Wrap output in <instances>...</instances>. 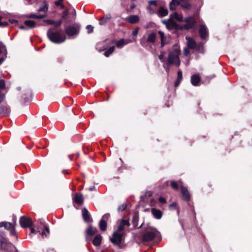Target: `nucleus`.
I'll return each mask as SVG.
<instances>
[{
    "mask_svg": "<svg viewBox=\"0 0 252 252\" xmlns=\"http://www.w3.org/2000/svg\"><path fill=\"white\" fill-rule=\"evenodd\" d=\"M47 36L49 40L53 43L60 44L63 42L66 39L64 34L59 31L49 29L47 32Z\"/></svg>",
    "mask_w": 252,
    "mask_h": 252,
    "instance_id": "1",
    "label": "nucleus"
},
{
    "mask_svg": "<svg viewBox=\"0 0 252 252\" xmlns=\"http://www.w3.org/2000/svg\"><path fill=\"white\" fill-rule=\"evenodd\" d=\"M180 53L179 49H175L173 52H170L167 59V63L169 65L174 64L179 66L181 64L179 58Z\"/></svg>",
    "mask_w": 252,
    "mask_h": 252,
    "instance_id": "2",
    "label": "nucleus"
},
{
    "mask_svg": "<svg viewBox=\"0 0 252 252\" xmlns=\"http://www.w3.org/2000/svg\"><path fill=\"white\" fill-rule=\"evenodd\" d=\"M179 5L186 9H189L190 8V4L187 0H172L169 4L170 9L174 10L176 9V6Z\"/></svg>",
    "mask_w": 252,
    "mask_h": 252,
    "instance_id": "3",
    "label": "nucleus"
},
{
    "mask_svg": "<svg viewBox=\"0 0 252 252\" xmlns=\"http://www.w3.org/2000/svg\"><path fill=\"white\" fill-rule=\"evenodd\" d=\"M80 29V25L75 24L66 27L65 29V32L68 36L74 37V36H76L78 34Z\"/></svg>",
    "mask_w": 252,
    "mask_h": 252,
    "instance_id": "4",
    "label": "nucleus"
},
{
    "mask_svg": "<svg viewBox=\"0 0 252 252\" xmlns=\"http://www.w3.org/2000/svg\"><path fill=\"white\" fill-rule=\"evenodd\" d=\"M123 237V233L120 231L116 230L110 238V241L114 245L119 246L122 243Z\"/></svg>",
    "mask_w": 252,
    "mask_h": 252,
    "instance_id": "5",
    "label": "nucleus"
},
{
    "mask_svg": "<svg viewBox=\"0 0 252 252\" xmlns=\"http://www.w3.org/2000/svg\"><path fill=\"white\" fill-rule=\"evenodd\" d=\"M158 231L155 228H152L150 231H147L142 237L143 241L149 242L153 240L157 235Z\"/></svg>",
    "mask_w": 252,
    "mask_h": 252,
    "instance_id": "6",
    "label": "nucleus"
},
{
    "mask_svg": "<svg viewBox=\"0 0 252 252\" xmlns=\"http://www.w3.org/2000/svg\"><path fill=\"white\" fill-rule=\"evenodd\" d=\"M20 224L23 228L30 227L32 225V220L31 218L22 216L19 220Z\"/></svg>",
    "mask_w": 252,
    "mask_h": 252,
    "instance_id": "7",
    "label": "nucleus"
},
{
    "mask_svg": "<svg viewBox=\"0 0 252 252\" xmlns=\"http://www.w3.org/2000/svg\"><path fill=\"white\" fill-rule=\"evenodd\" d=\"M186 24L184 25V28L187 30L192 28L195 24V21L193 18L189 17L185 20Z\"/></svg>",
    "mask_w": 252,
    "mask_h": 252,
    "instance_id": "8",
    "label": "nucleus"
},
{
    "mask_svg": "<svg viewBox=\"0 0 252 252\" xmlns=\"http://www.w3.org/2000/svg\"><path fill=\"white\" fill-rule=\"evenodd\" d=\"M130 225V223L129 220H124L122 219L120 220L119 226L118 227L117 230L120 231H122L124 230V229L126 227H129Z\"/></svg>",
    "mask_w": 252,
    "mask_h": 252,
    "instance_id": "9",
    "label": "nucleus"
},
{
    "mask_svg": "<svg viewBox=\"0 0 252 252\" xmlns=\"http://www.w3.org/2000/svg\"><path fill=\"white\" fill-rule=\"evenodd\" d=\"M139 17L137 15H132L127 17L125 20L131 24H134L139 21Z\"/></svg>",
    "mask_w": 252,
    "mask_h": 252,
    "instance_id": "10",
    "label": "nucleus"
},
{
    "mask_svg": "<svg viewBox=\"0 0 252 252\" xmlns=\"http://www.w3.org/2000/svg\"><path fill=\"white\" fill-rule=\"evenodd\" d=\"M199 35L202 39H205L208 36V31L206 27L201 25L199 28Z\"/></svg>",
    "mask_w": 252,
    "mask_h": 252,
    "instance_id": "11",
    "label": "nucleus"
},
{
    "mask_svg": "<svg viewBox=\"0 0 252 252\" xmlns=\"http://www.w3.org/2000/svg\"><path fill=\"white\" fill-rule=\"evenodd\" d=\"M181 189L183 199L189 201L190 199V195L187 189L185 187L181 186Z\"/></svg>",
    "mask_w": 252,
    "mask_h": 252,
    "instance_id": "12",
    "label": "nucleus"
},
{
    "mask_svg": "<svg viewBox=\"0 0 252 252\" xmlns=\"http://www.w3.org/2000/svg\"><path fill=\"white\" fill-rule=\"evenodd\" d=\"M162 23L164 24L168 29L171 30L176 26V23L173 21L172 18H169L168 20H163Z\"/></svg>",
    "mask_w": 252,
    "mask_h": 252,
    "instance_id": "13",
    "label": "nucleus"
},
{
    "mask_svg": "<svg viewBox=\"0 0 252 252\" xmlns=\"http://www.w3.org/2000/svg\"><path fill=\"white\" fill-rule=\"evenodd\" d=\"M200 81V78L197 74L192 75L191 77V83L193 86H197Z\"/></svg>",
    "mask_w": 252,
    "mask_h": 252,
    "instance_id": "14",
    "label": "nucleus"
},
{
    "mask_svg": "<svg viewBox=\"0 0 252 252\" xmlns=\"http://www.w3.org/2000/svg\"><path fill=\"white\" fill-rule=\"evenodd\" d=\"M187 40V44L189 48L194 49L196 46V42L195 41L190 37H186Z\"/></svg>",
    "mask_w": 252,
    "mask_h": 252,
    "instance_id": "15",
    "label": "nucleus"
},
{
    "mask_svg": "<svg viewBox=\"0 0 252 252\" xmlns=\"http://www.w3.org/2000/svg\"><path fill=\"white\" fill-rule=\"evenodd\" d=\"M74 201L77 204H81L83 203L84 201V198L83 195L81 193H77L74 198Z\"/></svg>",
    "mask_w": 252,
    "mask_h": 252,
    "instance_id": "16",
    "label": "nucleus"
},
{
    "mask_svg": "<svg viewBox=\"0 0 252 252\" xmlns=\"http://www.w3.org/2000/svg\"><path fill=\"white\" fill-rule=\"evenodd\" d=\"M151 212L154 217L157 219H160L162 217V214L161 212L158 209L152 208Z\"/></svg>",
    "mask_w": 252,
    "mask_h": 252,
    "instance_id": "17",
    "label": "nucleus"
},
{
    "mask_svg": "<svg viewBox=\"0 0 252 252\" xmlns=\"http://www.w3.org/2000/svg\"><path fill=\"white\" fill-rule=\"evenodd\" d=\"M82 217L86 222H88L90 220V216L87 209L83 208L82 211Z\"/></svg>",
    "mask_w": 252,
    "mask_h": 252,
    "instance_id": "18",
    "label": "nucleus"
},
{
    "mask_svg": "<svg viewBox=\"0 0 252 252\" xmlns=\"http://www.w3.org/2000/svg\"><path fill=\"white\" fill-rule=\"evenodd\" d=\"M168 11L166 8L160 7L157 12V14L160 17H163L168 15Z\"/></svg>",
    "mask_w": 252,
    "mask_h": 252,
    "instance_id": "19",
    "label": "nucleus"
},
{
    "mask_svg": "<svg viewBox=\"0 0 252 252\" xmlns=\"http://www.w3.org/2000/svg\"><path fill=\"white\" fill-rule=\"evenodd\" d=\"M111 19V16L110 14L106 15L105 16L99 19V23L102 25L108 22Z\"/></svg>",
    "mask_w": 252,
    "mask_h": 252,
    "instance_id": "20",
    "label": "nucleus"
},
{
    "mask_svg": "<svg viewBox=\"0 0 252 252\" xmlns=\"http://www.w3.org/2000/svg\"><path fill=\"white\" fill-rule=\"evenodd\" d=\"M0 227H4L7 230L10 229L12 227H14V225L9 222L2 221L0 222Z\"/></svg>",
    "mask_w": 252,
    "mask_h": 252,
    "instance_id": "21",
    "label": "nucleus"
},
{
    "mask_svg": "<svg viewBox=\"0 0 252 252\" xmlns=\"http://www.w3.org/2000/svg\"><path fill=\"white\" fill-rule=\"evenodd\" d=\"M24 24L28 29H33L35 27V23L32 20H26L24 22Z\"/></svg>",
    "mask_w": 252,
    "mask_h": 252,
    "instance_id": "22",
    "label": "nucleus"
},
{
    "mask_svg": "<svg viewBox=\"0 0 252 252\" xmlns=\"http://www.w3.org/2000/svg\"><path fill=\"white\" fill-rule=\"evenodd\" d=\"M130 40H125L124 39H121L119 41H118L116 43V46L118 48H121L125 45L130 43Z\"/></svg>",
    "mask_w": 252,
    "mask_h": 252,
    "instance_id": "23",
    "label": "nucleus"
},
{
    "mask_svg": "<svg viewBox=\"0 0 252 252\" xmlns=\"http://www.w3.org/2000/svg\"><path fill=\"white\" fill-rule=\"evenodd\" d=\"M102 237L100 235H98L96 236L93 241V244L97 246H99L101 242Z\"/></svg>",
    "mask_w": 252,
    "mask_h": 252,
    "instance_id": "24",
    "label": "nucleus"
},
{
    "mask_svg": "<svg viewBox=\"0 0 252 252\" xmlns=\"http://www.w3.org/2000/svg\"><path fill=\"white\" fill-rule=\"evenodd\" d=\"M156 38V33L152 32L148 35L147 41L150 43H154Z\"/></svg>",
    "mask_w": 252,
    "mask_h": 252,
    "instance_id": "25",
    "label": "nucleus"
},
{
    "mask_svg": "<svg viewBox=\"0 0 252 252\" xmlns=\"http://www.w3.org/2000/svg\"><path fill=\"white\" fill-rule=\"evenodd\" d=\"M96 231L97 229L96 228L90 226L86 230V233L90 236H92L96 232Z\"/></svg>",
    "mask_w": 252,
    "mask_h": 252,
    "instance_id": "26",
    "label": "nucleus"
},
{
    "mask_svg": "<svg viewBox=\"0 0 252 252\" xmlns=\"http://www.w3.org/2000/svg\"><path fill=\"white\" fill-rule=\"evenodd\" d=\"M170 18H172V19H175L178 21H183V17L182 15L179 14L177 12H175L171 15V17Z\"/></svg>",
    "mask_w": 252,
    "mask_h": 252,
    "instance_id": "27",
    "label": "nucleus"
},
{
    "mask_svg": "<svg viewBox=\"0 0 252 252\" xmlns=\"http://www.w3.org/2000/svg\"><path fill=\"white\" fill-rule=\"evenodd\" d=\"M99 226L102 231H105L107 228V223L106 220H101L99 223Z\"/></svg>",
    "mask_w": 252,
    "mask_h": 252,
    "instance_id": "28",
    "label": "nucleus"
},
{
    "mask_svg": "<svg viewBox=\"0 0 252 252\" xmlns=\"http://www.w3.org/2000/svg\"><path fill=\"white\" fill-rule=\"evenodd\" d=\"M158 33L161 38V45L163 46L166 43L164 33L161 31H158Z\"/></svg>",
    "mask_w": 252,
    "mask_h": 252,
    "instance_id": "29",
    "label": "nucleus"
},
{
    "mask_svg": "<svg viewBox=\"0 0 252 252\" xmlns=\"http://www.w3.org/2000/svg\"><path fill=\"white\" fill-rule=\"evenodd\" d=\"M10 111L8 108L5 106H2L0 107V113L6 115H9Z\"/></svg>",
    "mask_w": 252,
    "mask_h": 252,
    "instance_id": "30",
    "label": "nucleus"
},
{
    "mask_svg": "<svg viewBox=\"0 0 252 252\" xmlns=\"http://www.w3.org/2000/svg\"><path fill=\"white\" fill-rule=\"evenodd\" d=\"M115 46H112L109 48L107 51H106L104 53V55L106 57H109L114 51Z\"/></svg>",
    "mask_w": 252,
    "mask_h": 252,
    "instance_id": "31",
    "label": "nucleus"
},
{
    "mask_svg": "<svg viewBox=\"0 0 252 252\" xmlns=\"http://www.w3.org/2000/svg\"><path fill=\"white\" fill-rule=\"evenodd\" d=\"M6 49L5 46L1 42H0V55H6Z\"/></svg>",
    "mask_w": 252,
    "mask_h": 252,
    "instance_id": "32",
    "label": "nucleus"
},
{
    "mask_svg": "<svg viewBox=\"0 0 252 252\" xmlns=\"http://www.w3.org/2000/svg\"><path fill=\"white\" fill-rule=\"evenodd\" d=\"M48 9V5L46 1L43 2V5L39 9L38 11L46 12Z\"/></svg>",
    "mask_w": 252,
    "mask_h": 252,
    "instance_id": "33",
    "label": "nucleus"
},
{
    "mask_svg": "<svg viewBox=\"0 0 252 252\" xmlns=\"http://www.w3.org/2000/svg\"><path fill=\"white\" fill-rule=\"evenodd\" d=\"M45 16H46L45 15H37L36 14H30V15H29L27 17L28 18H33V19H42L43 17H45Z\"/></svg>",
    "mask_w": 252,
    "mask_h": 252,
    "instance_id": "34",
    "label": "nucleus"
},
{
    "mask_svg": "<svg viewBox=\"0 0 252 252\" xmlns=\"http://www.w3.org/2000/svg\"><path fill=\"white\" fill-rule=\"evenodd\" d=\"M153 7L154 6H150L149 5V6L147 7V9L150 14H154L156 13L155 8H154Z\"/></svg>",
    "mask_w": 252,
    "mask_h": 252,
    "instance_id": "35",
    "label": "nucleus"
},
{
    "mask_svg": "<svg viewBox=\"0 0 252 252\" xmlns=\"http://www.w3.org/2000/svg\"><path fill=\"white\" fill-rule=\"evenodd\" d=\"M148 3L149 5L154 6L155 8L157 6V1L155 0L149 1Z\"/></svg>",
    "mask_w": 252,
    "mask_h": 252,
    "instance_id": "36",
    "label": "nucleus"
},
{
    "mask_svg": "<svg viewBox=\"0 0 252 252\" xmlns=\"http://www.w3.org/2000/svg\"><path fill=\"white\" fill-rule=\"evenodd\" d=\"M5 84L3 80H0V91L3 90L5 88Z\"/></svg>",
    "mask_w": 252,
    "mask_h": 252,
    "instance_id": "37",
    "label": "nucleus"
},
{
    "mask_svg": "<svg viewBox=\"0 0 252 252\" xmlns=\"http://www.w3.org/2000/svg\"><path fill=\"white\" fill-rule=\"evenodd\" d=\"M63 0H59L58 1H56L55 2V4L57 6H61V8L63 9L64 8V5L62 3Z\"/></svg>",
    "mask_w": 252,
    "mask_h": 252,
    "instance_id": "38",
    "label": "nucleus"
},
{
    "mask_svg": "<svg viewBox=\"0 0 252 252\" xmlns=\"http://www.w3.org/2000/svg\"><path fill=\"white\" fill-rule=\"evenodd\" d=\"M86 29L88 30V33H91L93 32L94 27L92 25H88L86 27Z\"/></svg>",
    "mask_w": 252,
    "mask_h": 252,
    "instance_id": "39",
    "label": "nucleus"
},
{
    "mask_svg": "<svg viewBox=\"0 0 252 252\" xmlns=\"http://www.w3.org/2000/svg\"><path fill=\"white\" fill-rule=\"evenodd\" d=\"M171 187L176 190L178 189V185L176 182H172L171 183Z\"/></svg>",
    "mask_w": 252,
    "mask_h": 252,
    "instance_id": "40",
    "label": "nucleus"
},
{
    "mask_svg": "<svg viewBox=\"0 0 252 252\" xmlns=\"http://www.w3.org/2000/svg\"><path fill=\"white\" fill-rule=\"evenodd\" d=\"M43 22L47 23L48 25H53L55 23V21L52 20H45Z\"/></svg>",
    "mask_w": 252,
    "mask_h": 252,
    "instance_id": "41",
    "label": "nucleus"
},
{
    "mask_svg": "<svg viewBox=\"0 0 252 252\" xmlns=\"http://www.w3.org/2000/svg\"><path fill=\"white\" fill-rule=\"evenodd\" d=\"M183 78L182 72L181 70L178 71V77L177 79L179 80H182Z\"/></svg>",
    "mask_w": 252,
    "mask_h": 252,
    "instance_id": "42",
    "label": "nucleus"
},
{
    "mask_svg": "<svg viewBox=\"0 0 252 252\" xmlns=\"http://www.w3.org/2000/svg\"><path fill=\"white\" fill-rule=\"evenodd\" d=\"M126 205L125 204H123L122 205H121V206H120L119 207V211H124L125 210H126Z\"/></svg>",
    "mask_w": 252,
    "mask_h": 252,
    "instance_id": "43",
    "label": "nucleus"
},
{
    "mask_svg": "<svg viewBox=\"0 0 252 252\" xmlns=\"http://www.w3.org/2000/svg\"><path fill=\"white\" fill-rule=\"evenodd\" d=\"M110 215L108 213H107V214H105V215H104L101 219V220H108L109 217H110Z\"/></svg>",
    "mask_w": 252,
    "mask_h": 252,
    "instance_id": "44",
    "label": "nucleus"
},
{
    "mask_svg": "<svg viewBox=\"0 0 252 252\" xmlns=\"http://www.w3.org/2000/svg\"><path fill=\"white\" fill-rule=\"evenodd\" d=\"M67 15H68V11H64L63 14H62V17L63 19H66L67 18Z\"/></svg>",
    "mask_w": 252,
    "mask_h": 252,
    "instance_id": "45",
    "label": "nucleus"
},
{
    "mask_svg": "<svg viewBox=\"0 0 252 252\" xmlns=\"http://www.w3.org/2000/svg\"><path fill=\"white\" fill-rule=\"evenodd\" d=\"M62 23V21L61 20H59L58 21H55V23L54 24V25L56 27H59L61 25Z\"/></svg>",
    "mask_w": 252,
    "mask_h": 252,
    "instance_id": "46",
    "label": "nucleus"
},
{
    "mask_svg": "<svg viewBox=\"0 0 252 252\" xmlns=\"http://www.w3.org/2000/svg\"><path fill=\"white\" fill-rule=\"evenodd\" d=\"M8 25V24L6 22H0V27H5L7 26Z\"/></svg>",
    "mask_w": 252,
    "mask_h": 252,
    "instance_id": "47",
    "label": "nucleus"
},
{
    "mask_svg": "<svg viewBox=\"0 0 252 252\" xmlns=\"http://www.w3.org/2000/svg\"><path fill=\"white\" fill-rule=\"evenodd\" d=\"M159 201L163 204H165L166 203V199L161 196L159 197Z\"/></svg>",
    "mask_w": 252,
    "mask_h": 252,
    "instance_id": "48",
    "label": "nucleus"
},
{
    "mask_svg": "<svg viewBox=\"0 0 252 252\" xmlns=\"http://www.w3.org/2000/svg\"><path fill=\"white\" fill-rule=\"evenodd\" d=\"M9 230H10V233H11V234L12 235H15V233H16V232H15V227H12L10 229H9Z\"/></svg>",
    "mask_w": 252,
    "mask_h": 252,
    "instance_id": "49",
    "label": "nucleus"
},
{
    "mask_svg": "<svg viewBox=\"0 0 252 252\" xmlns=\"http://www.w3.org/2000/svg\"><path fill=\"white\" fill-rule=\"evenodd\" d=\"M38 233H39L40 235H41L42 236V237L43 238H44L47 236V234L45 231H43L42 232H40L39 231V232H38Z\"/></svg>",
    "mask_w": 252,
    "mask_h": 252,
    "instance_id": "50",
    "label": "nucleus"
},
{
    "mask_svg": "<svg viewBox=\"0 0 252 252\" xmlns=\"http://www.w3.org/2000/svg\"><path fill=\"white\" fill-rule=\"evenodd\" d=\"M158 58L162 62H164V56L163 54H160L159 56H158Z\"/></svg>",
    "mask_w": 252,
    "mask_h": 252,
    "instance_id": "51",
    "label": "nucleus"
},
{
    "mask_svg": "<svg viewBox=\"0 0 252 252\" xmlns=\"http://www.w3.org/2000/svg\"><path fill=\"white\" fill-rule=\"evenodd\" d=\"M4 98V95L0 93V103L1 102Z\"/></svg>",
    "mask_w": 252,
    "mask_h": 252,
    "instance_id": "52",
    "label": "nucleus"
},
{
    "mask_svg": "<svg viewBox=\"0 0 252 252\" xmlns=\"http://www.w3.org/2000/svg\"><path fill=\"white\" fill-rule=\"evenodd\" d=\"M189 53V51L187 48H185L184 50V54L185 56H187Z\"/></svg>",
    "mask_w": 252,
    "mask_h": 252,
    "instance_id": "53",
    "label": "nucleus"
},
{
    "mask_svg": "<svg viewBox=\"0 0 252 252\" xmlns=\"http://www.w3.org/2000/svg\"><path fill=\"white\" fill-rule=\"evenodd\" d=\"M138 33V29H135L132 32V34L134 36H136L137 35Z\"/></svg>",
    "mask_w": 252,
    "mask_h": 252,
    "instance_id": "54",
    "label": "nucleus"
},
{
    "mask_svg": "<svg viewBox=\"0 0 252 252\" xmlns=\"http://www.w3.org/2000/svg\"><path fill=\"white\" fill-rule=\"evenodd\" d=\"M9 22L11 24H15L17 23V21L15 19H9Z\"/></svg>",
    "mask_w": 252,
    "mask_h": 252,
    "instance_id": "55",
    "label": "nucleus"
},
{
    "mask_svg": "<svg viewBox=\"0 0 252 252\" xmlns=\"http://www.w3.org/2000/svg\"><path fill=\"white\" fill-rule=\"evenodd\" d=\"M163 67L165 68L166 72L168 74L169 72V68L168 67L166 66L165 64H163Z\"/></svg>",
    "mask_w": 252,
    "mask_h": 252,
    "instance_id": "56",
    "label": "nucleus"
},
{
    "mask_svg": "<svg viewBox=\"0 0 252 252\" xmlns=\"http://www.w3.org/2000/svg\"><path fill=\"white\" fill-rule=\"evenodd\" d=\"M181 81V80H179L177 79L176 82H175V86L176 87L178 86L179 85V84H180Z\"/></svg>",
    "mask_w": 252,
    "mask_h": 252,
    "instance_id": "57",
    "label": "nucleus"
},
{
    "mask_svg": "<svg viewBox=\"0 0 252 252\" xmlns=\"http://www.w3.org/2000/svg\"><path fill=\"white\" fill-rule=\"evenodd\" d=\"M31 232L32 233H38L39 232V231H36L35 230H34L33 228H32L31 229Z\"/></svg>",
    "mask_w": 252,
    "mask_h": 252,
    "instance_id": "58",
    "label": "nucleus"
},
{
    "mask_svg": "<svg viewBox=\"0 0 252 252\" xmlns=\"http://www.w3.org/2000/svg\"><path fill=\"white\" fill-rule=\"evenodd\" d=\"M19 28L22 30H28L27 27L24 26H20Z\"/></svg>",
    "mask_w": 252,
    "mask_h": 252,
    "instance_id": "59",
    "label": "nucleus"
},
{
    "mask_svg": "<svg viewBox=\"0 0 252 252\" xmlns=\"http://www.w3.org/2000/svg\"><path fill=\"white\" fill-rule=\"evenodd\" d=\"M13 224L14 225V227L17 225V223H16V218H14L13 219Z\"/></svg>",
    "mask_w": 252,
    "mask_h": 252,
    "instance_id": "60",
    "label": "nucleus"
},
{
    "mask_svg": "<svg viewBox=\"0 0 252 252\" xmlns=\"http://www.w3.org/2000/svg\"><path fill=\"white\" fill-rule=\"evenodd\" d=\"M44 229H45V230H46V231L48 233H49V228H48V227H47L46 226H44Z\"/></svg>",
    "mask_w": 252,
    "mask_h": 252,
    "instance_id": "61",
    "label": "nucleus"
},
{
    "mask_svg": "<svg viewBox=\"0 0 252 252\" xmlns=\"http://www.w3.org/2000/svg\"><path fill=\"white\" fill-rule=\"evenodd\" d=\"M94 189H95V187L94 186L91 187L89 188V190H91V191H92V190H94Z\"/></svg>",
    "mask_w": 252,
    "mask_h": 252,
    "instance_id": "62",
    "label": "nucleus"
},
{
    "mask_svg": "<svg viewBox=\"0 0 252 252\" xmlns=\"http://www.w3.org/2000/svg\"><path fill=\"white\" fill-rule=\"evenodd\" d=\"M72 157H73V155H69V158L70 160L72 159Z\"/></svg>",
    "mask_w": 252,
    "mask_h": 252,
    "instance_id": "63",
    "label": "nucleus"
},
{
    "mask_svg": "<svg viewBox=\"0 0 252 252\" xmlns=\"http://www.w3.org/2000/svg\"><path fill=\"white\" fill-rule=\"evenodd\" d=\"M3 61V59H0V64H1Z\"/></svg>",
    "mask_w": 252,
    "mask_h": 252,
    "instance_id": "64",
    "label": "nucleus"
}]
</instances>
